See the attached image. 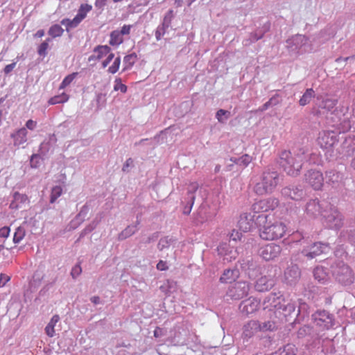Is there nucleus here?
I'll list each match as a JSON object with an SVG mask.
<instances>
[{
    "label": "nucleus",
    "instance_id": "obj_1",
    "mask_svg": "<svg viewBox=\"0 0 355 355\" xmlns=\"http://www.w3.org/2000/svg\"><path fill=\"white\" fill-rule=\"evenodd\" d=\"M259 225H263L260 230V236L264 240H275L282 238L286 233V225L282 221L270 215H258Z\"/></svg>",
    "mask_w": 355,
    "mask_h": 355
},
{
    "label": "nucleus",
    "instance_id": "obj_2",
    "mask_svg": "<svg viewBox=\"0 0 355 355\" xmlns=\"http://www.w3.org/2000/svg\"><path fill=\"white\" fill-rule=\"evenodd\" d=\"M304 159L303 155H293L290 151L284 150L280 155V165L287 175L295 177L300 174Z\"/></svg>",
    "mask_w": 355,
    "mask_h": 355
},
{
    "label": "nucleus",
    "instance_id": "obj_3",
    "mask_svg": "<svg viewBox=\"0 0 355 355\" xmlns=\"http://www.w3.org/2000/svg\"><path fill=\"white\" fill-rule=\"evenodd\" d=\"M279 182V175L276 171L263 173L260 180L254 187V191L260 196L271 193Z\"/></svg>",
    "mask_w": 355,
    "mask_h": 355
},
{
    "label": "nucleus",
    "instance_id": "obj_4",
    "mask_svg": "<svg viewBox=\"0 0 355 355\" xmlns=\"http://www.w3.org/2000/svg\"><path fill=\"white\" fill-rule=\"evenodd\" d=\"M333 275L336 279L343 285L353 283L354 276L352 270L344 263H339L333 268Z\"/></svg>",
    "mask_w": 355,
    "mask_h": 355
},
{
    "label": "nucleus",
    "instance_id": "obj_5",
    "mask_svg": "<svg viewBox=\"0 0 355 355\" xmlns=\"http://www.w3.org/2000/svg\"><path fill=\"white\" fill-rule=\"evenodd\" d=\"M304 183L315 191L322 189L324 184L323 173L320 170L309 169L304 175Z\"/></svg>",
    "mask_w": 355,
    "mask_h": 355
},
{
    "label": "nucleus",
    "instance_id": "obj_6",
    "mask_svg": "<svg viewBox=\"0 0 355 355\" xmlns=\"http://www.w3.org/2000/svg\"><path fill=\"white\" fill-rule=\"evenodd\" d=\"M92 10V6L83 3L80 6L77 15L73 19H63L61 24L66 26L67 31L77 27L80 23L87 17V13Z\"/></svg>",
    "mask_w": 355,
    "mask_h": 355
},
{
    "label": "nucleus",
    "instance_id": "obj_7",
    "mask_svg": "<svg viewBox=\"0 0 355 355\" xmlns=\"http://www.w3.org/2000/svg\"><path fill=\"white\" fill-rule=\"evenodd\" d=\"M263 309H268V311L277 314V311L284 310L286 309L285 299L282 295H277V293H270L266 297L263 302Z\"/></svg>",
    "mask_w": 355,
    "mask_h": 355
},
{
    "label": "nucleus",
    "instance_id": "obj_8",
    "mask_svg": "<svg viewBox=\"0 0 355 355\" xmlns=\"http://www.w3.org/2000/svg\"><path fill=\"white\" fill-rule=\"evenodd\" d=\"M250 289V286L248 282L239 281L229 288L227 296L232 300H239L246 297L249 293Z\"/></svg>",
    "mask_w": 355,
    "mask_h": 355
},
{
    "label": "nucleus",
    "instance_id": "obj_9",
    "mask_svg": "<svg viewBox=\"0 0 355 355\" xmlns=\"http://www.w3.org/2000/svg\"><path fill=\"white\" fill-rule=\"evenodd\" d=\"M312 316L319 330H328L334 325L332 316L326 311H317Z\"/></svg>",
    "mask_w": 355,
    "mask_h": 355
},
{
    "label": "nucleus",
    "instance_id": "obj_10",
    "mask_svg": "<svg viewBox=\"0 0 355 355\" xmlns=\"http://www.w3.org/2000/svg\"><path fill=\"white\" fill-rule=\"evenodd\" d=\"M279 205V200L274 197L260 200L252 205L255 213L266 212L275 209Z\"/></svg>",
    "mask_w": 355,
    "mask_h": 355
},
{
    "label": "nucleus",
    "instance_id": "obj_11",
    "mask_svg": "<svg viewBox=\"0 0 355 355\" xmlns=\"http://www.w3.org/2000/svg\"><path fill=\"white\" fill-rule=\"evenodd\" d=\"M257 216L252 213L241 214L238 221L239 230L243 232L250 231L254 225H259L257 223Z\"/></svg>",
    "mask_w": 355,
    "mask_h": 355
},
{
    "label": "nucleus",
    "instance_id": "obj_12",
    "mask_svg": "<svg viewBox=\"0 0 355 355\" xmlns=\"http://www.w3.org/2000/svg\"><path fill=\"white\" fill-rule=\"evenodd\" d=\"M337 141L336 135L334 131H322L318 137V144L324 149L331 148Z\"/></svg>",
    "mask_w": 355,
    "mask_h": 355
},
{
    "label": "nucleus",
    "instance_id": "obj_13",
    "mask_svg": "<svg viewBox=\"0 0 355 355\" xmlns=\"http://www.w3.org/2000/svg\"><path fill=\"white\" fill-rule=\"evenodd\" d=\"M322 215L331 228H339L343 224L342 215L336 208H330L329 213L324 211Z\"/></svg>",
    "mask_w": 355,
    "mask_h": 355
},
{
    "label": "nucleus",
    "instance_id": "obj_14",
    "mask_svg": "<svg viewBox=\"0 0 355 355\" xmlns=\"http://www.w3.org/2000/svg\"><path fill=\"white\" fill-rule=\"evenodd\" d=\"M282 251L281 246L271 243L261 248L260 255L266 261L273 260L278 257Z\"/></svg>",
    "mask_w": 355,
    "mask_h": 355
},
{
    "label": "nucleus",
    "instance_id": "obj_15",
    "mask_svg": "<svg viewBox=\"0 0 355 355\" xmlns=\"http://www.w3.org/2000/svg\"><path fill=\"white\" fill-rule=\"evenodd\" d=\"M275 284V281L270 275L261 274L255 282L254 288L259 292H266L271 289Z\"/></svg>",
    "mask_w": 355,
    "mask_h": 355
},
{
    "label": "nucleus",
    "instance_id": "obj_16",
    "mask_svg": "<svg viewBox=\"0 0 355 355\" xmlns=\"http://www.w3.org/2000/svg\"><path fill=\"white\" fill-rule=\"evenodd\" d=\"M281 193L284 199H291L296 201L302 200L305 196L303 189L294 186L284 187L281 191Z\"/></svg>",
    "mask_w": 355,
    "mask_h": 355
},
{
    "label": "nucleus",
    "instance_id": "obj_17",
    "mask_svg": "<svg viewBox=\"0 0 355 355\" xmlns=\"http://www.w3.org/2000/svg\"><path fill=\"white\" fill-rule=\"evenodd\" d=\"M218 253L228 262L236 259L238 252L235 247L231 246L228 243H222L217 248Z\"/></svg>",
    "mask_w": 355,
    "mask_h": 355
},
{
    "label": "nucleus",
    "instance_id": "obj_18",
    "mask_svg": "<svg viewBox=\"0 0 355 355\" xmlns=\"http://www.w3.org/2000/svg\"><path fill=\"white\" fill-rule=\"evenodd\" d=\"M260 302L254 297H250L243 301L239 305V309L246 315L252 314L259 309Z\"/></svg>",
    "mask_w": 355,
    "mask_h": 355
},
{
    "label": "nucleus",
    "instance_id": "obj_19",
    "mask_svg": "<svg viewBox=\"0 0 355 355\" xmlns=\"http://www.w3.org/2000/svg\"><path fill=\"white\" fill-rule=\"evenodd\" d=\"M111 48L107 45H98L93 50V53L89 57V62L100 60L111 51Z\"/></svg>",
    "mask_w": 355,
    "mask_h": 355
},
{
    "label": "nucleus",
    "instance_id": "obj_20",
    "mask_svg": "<svg viewBox=\"0 0 355 355\" xmlns=\"http://www.w3.org/2000/svg\"><path fill=\"white\" fill-rule=\"evenodd\" d=\"M260 322L257 320H250L243 326V336L250 338L260 331Z\"/></svg>",
    "mask_w": 355,
    "mask_h": 355
},
{
    "label": "nucleus",
    "instance_id": "obj_21",
    "mask_svg": "<svg viewBox=\"0 0 355 355\" xmlns=\"http://www.w3.org/2000/svg\"><path fill=\"white\" fill-rule=\"evenodd\" d=\"M328 248L329 246L326 244L322 243H315L311 246L309 252L304 250L302 252L309 259H313L325 252L326 250Z\"/></svg>",
    "mask_w": 355,
    "mask_h": 355
},
{
    "label": "nucleus",
    "instance_id": "obj_22",
    "mask_svg": "<svg viewBox=\"0 0 355 355\" xmlns=\"http://www.w3.org/2000/svg\"><path fill=\"white\" fill-rule=\"evenodd\" d=\"M28 131L26 128H21L11 135L15 146H20L27 141Z\"/></svg>",
    "mask_w": 355,
    "mask_h": 355
},
{
    "label": "nucleus",
    "instance_id": "obj_23",
    "mask_svg": "<svg viewBox=\"0 0 355 355\" xmlns=\"http://www.w3.org/2000/svg\"><path fill=\"white\" fill-rule=\"evenodd\" d=\"M300 277V271L297 266H293L288 268L285 271V278L286 281L292 284L295 282Z\"/></svg>",
    "mask_w": 355,
    "mask_h": 355
},
{
    "label": "nucleus",
    "instance_id": "obj_24",
    "mask_svg": "<svg viewBox=\"0 0 355 355\" xmlns=\"http://www.w3.org/2000/svg\"><path fill=\"white\" fill-rule=\"evenodd\" d=\"M314 278L320 283L324 284L329 279L328 272L324 268L317 266L313 270Z\"/></svg>",
    "mask_w": 355,
    "mask_h": 355
},
{
    "label": "nucleus",
    "instance_id": "obj_25",
    "mask_svg": "<svg viewBox=\"0 0 355 355\" xmlns=\"http://www.w3.org/2000/svg\"><path fill=\"white\" fill-rule=\"evenodd\" d=\"M306 211L308 214L316 215L320 213V205L318 199L311 200L307 202Z\"/></svg>",
    "mask_w": 355,
    "mask_h": 355
},
{
    "label": "nucleus",
    "instance_id": "obj_26",
    "mask_svg": "<svg viewBox=\"0 0 355 355\" xmlns=\"http://www.w3.org/2000/svg\"><path fill=\"white\" fill-rule=\"evenodd\" d=\"M110 45L118 46L123 42V37L119 30H114L110 33Z\"/></svg>",
    "mask_w": 355,
    "mask_h": 355
},
{
    "label": "nucleus",
    "instance_id": "obj_27",
    "mask_svg": "<svg viewBox=\"0 0 355 355\" xmlns=\"http://www.w3.org/2000/svg\"><path fill=\"white\" fill-rule=\"evenodd\" d=\"M238 270H225L222 276L220 278V281L222 283H227L234 280L235 277L238 276Z\"/></svg>",
    "mask_w": 355,
    "mask_h": 355
},
{
    "label": "nucleus",
    "instance_id": "obj_28",
    "mask_svg": "<svg viewBox=\"0 0 355 355\" xmlns=\"http://www.w3.org/2000/svg\"><path fill=\"white\" fill-rule=\"evenodd\" d=\"M60 320V317L58 315H54L50 322L48 323L46 327H45V332L49 337H53L55 335V326L57 322Z\"/></svg>",
    "mask_w": 355,
    "mask_h": 355
},
{
    "label": "nucleus",
    "instance_id": "obj_29",
    "mask_svg": "<svg viewBox=\"0 0 355 355\" xmlns=\"http://www.w3.org/2000/svg\"><path fill=\"white\" fill-rule=\"evenodd\" d=\"M69 99V96L62 92L60 94L55 95L51 98H50L48 101L49 105H55V104H60V103H64L67 102Z\"/></svg>",
    "mask_w": 355,
    "mask_h": 355
},
{
    "label": "nucleus",
    "instance_id": "obj_30",
    "mask_svg": "<svg viewBox=\"0 0 355 355\" xmlns=\"http://www.w3.org/2000/svg\"><path fill=\"white\" fill-rule=\"evenodd\" d=\"M297 349L295 345L288 344L279 351L272 353V355H296Z\"/></svg>",
    "mask_w": 355,
    "mask_h": 355
},
{
    "label": "nucleus",
    "instance_id": "obj_31",
    "mask_svg": "<svg viewBox=\"0 0 355 355\" xmlns=\"http://www.w3.org/2000/svg\"><path fill=\"white\" fill-rule=\"evenodd\" d=\"M315 96V92L312 88L307 89L299 101L302 106L307 105Z\"/></svg>",
    "mask_w": 355,
    "mask_h": 355
},
{
    "label": "nucleus",
    "instance_id": "obj_32",
    "mask_svg": "<svg viewBox=\"0 0 355 355\" xmlns=\"http://www.w3.org/2000/svg\"><path fill=\"white\" fill-rule=\"evenodd\" d=\"M252 157L248 154H245L238 159H236V158L231 159L232 162H233L236 164L242 166L243 167H246L252 162Z\"/></svg>",
    "mask_w": 355,
    "mask_h": 355
},
{
    "label": "nucleus",
    "instance_id": "obj_33",
    "mask_svg": "<svg viewBox=\"0 0 355 355\" xmlns=\"http://www.w3.org/2000/svg\"><path fill=\"white\" fill-rule=\"evenodd\" d=\"M64 33V29L58 24L53 25L50 27L48 33L52 37H60Z\"/></svg>",
    "mask_w": 355,
    "mask_h": 355
},
{
    "label": "nucleus",
    "instance_id": "obj_34",
    "mask_svg": "<svg viewBox=\"0 0 355 355\" xmlns=\"http://www.w3.org/2000/svg\"><path fill=\"white\" fill-rule=\"evenodd\" d=\"M78 74V72H73V73L69 74L68 76H67L63 79L62 83H60V85L59 86V89L60 90L63 89L65 87H67V86H69L73 82V80L76 78Z\"/></svg>",
    "mask_w": 355,
    "mask_h": 355
},
{
    "label": "nucleus",
    "instance_id": "obj_35",
    "mask_svg": "<svg viewBox=\"0 0 355 355\" xmlns=\"http://www.w3.org/2000/svg\"><path fill=\"white\" fill-rule=\"evenodd\" d=\"M26 235V230L24 227L19 226L16 229L13 236V242L15 243H19Z\"/></svg>",
    "mask_w": 355,
    "mask_h": 355
},
{
    "label": "nucleus",
    "instance_id": "obj_36",
    "mask_svg": "<svg viewBox=\"0 0 355 355\" xmlns=\"http://www.w3.org/2000/svg\"><path fill=\"white\" fill-rule=\"evenodd\" d=\"M137 231V226H128L124 230H123L119 235V239H125L132 236Z\"/></svg>",
    "mask_w": 355,
    "mask_h": 355
},
{
    "label": "nucleus",
    "instance_id": "obj_37",
    "mask_svg": "<svg viewBox=\"0 0 355 355\" xmlns=\"http://www.w3.org/2000/svg\"><path fill=\"white\" fill-rule=\"evenodd\" d=\"M276 329V323L273 320H268L260 323V331L266 332L268 331H274Z\"/></svg>",
    "mask_w": 355,
    "mask_h": 355
},
{
    "label": "nucleus",
    "instance_id": "obj_38",
    "mask_svg": "<svg viewBox=\"0 0 355 355\" xmlns=\"http://www.w3.org/2000/svg\"><path fill=\"white\" fill-rule=\"evenodd\" d=\"M62 189L60 186H55L52 188L50 196V202L54 203L55 200L62 195Z\"/></svg>",
    "mask_w": 355,
    "mask_h": 355
},
{
    "label": "nucleus",
    "instance_id": "obj_39",
    "mask_svg": "<svg viewBox=\"0 0 355 355\" xmlns=\"http://www.w3.org/2000/svg\"><path fill=\"white\" fill-rule=\"evenodd\" d=\"M230 116V112L223 109L218 110L216 114V118L219 123H224L225 120L227 119Z\"/></svg>",
    "mask_w": 355,
    "mask_h": 355
},
{
    "label": "nucleus",
    "instance_id": "obj_40",
    "mask_svg": "<svg viewBox=\"0 0 355 355\" xmlns=\"http://www.w3.org/2000/svg\"><path fill=\"white\" fill-rule=\"evenodd\" d=\"M137 59V55L135 53H132L125 55L123 59L124 64H125V69L130 68L133 66Z\"/></svg>",
    "mask_w": 355,
    "mask_h": 355
},
{
    "label": "nucleus",
    "instance_id": "obj_41",
    "mask_svg": "<svg viewBox=\"0 0 355 355\" xmlns=\"http://www.w3.org/2000/svg\"><path fill=\"white\" fill-rule=\"evenodd\" d=\"M51 41L50 38H47L45 41L42 42L37 48V53L40 55L46 56L47 54L46 50L49 48V42Z\"/></svg>",
    "mask_w": 355,
    "mask_h": 355
},
{
    "label": "nucleus",
    "instance_id": "obj_42",
    "mask_svg": "<svg viewBox=\"0 0 355 355\" xmlns=\"http://www.w3.org/2000/svg\"><path fill=\"white\" fill-rule=\"evenodd\" d=\"M121 64V58L119 56L114 58L112 64L108 68L107 71L112 74L116 73Z\"/></svg>",
    "mask_w": 355,
    "mask_h": 355
},
{
    "label": "nucleus",
    "instance_id": "obj_43",
    "mask_svg": "<svg viewBox=\"0 0 355 355\" xmlns=\"http://www.w3.org/2000/svg\"><path fill=\"white\" fill-rule=\"evenodd\" d=\"M337 101L334 99L327 98L322 101V108L328 111L331 110L336 105Z\"/></svg>",
    "mask_w": 355,
    "mask_h": 355
},
{
    "label": "nucleus",
    "instance_id": "obj_44",
    "mask_svg": "<svg viewBox=\"0 0 355 355\" xmlns=\"http://www.w3.org/2000/svg\"><path fill=\"white\" fill-rule=\"evenodd\" d=\"M127 86L122 83L121 79L120 78H117L114 80V90L115 91H121L122 93H125L127 92Z\"/></svg>",
    "mask_w": 355,
    "mask_h": 355
},
{
    "label": "nucleus",
    "instance_id": "obj_45",
    "mask_svg": "<svg viewBox=\"0 0 355 355\" xmlns=\"http://www.w3.org/2000/svg\"><path fill=\"white\" fill-rule=\"evenodd\" d=\"M173 18V10H169L164 15V19H163V22L162 24L163 26H164L165 27H169L171 24V21H172Z\"/></svg>",
    "mask_w": 355,
    "mask_h": 355
},
{
    "label": "nucleus",
    "instance_id": "obj_46",
    "mask_svg": "<svg viewBox=\"0 0 355 355\" xmlns=\"http://www.w3.org/2000/svg\"><path fill=\"white\" fill-rule=\"evenodd\" d=\"M168 27H165L162 24L161 26H159L155 31V37L157 40H160L162 37L165 34L166 29Z\"/></svg>",
    "mask_w": 355,
    "mask_h": 355
},
{
    "label": "nucleus",
    "instance_id": "obj_47",
    "mask_svg": "<svg viewBox=\"0 0 355 355\" xmlns=\"http://www.w3.org/2000/svg\"><path fill=\"white\" fill-rule=\"evenodd\" d=\"M14 198L15 199L17 202L20 203H25L27 201H28V198L25 194H21L19 193H15L14 194Z\"/></svg>",
    "mask_w": 355,
    "mask_h": 355
},
{
    "label": "nucleus",
    "instance_id": "obj_48",
    "mask_svg": "<svg viewBox=\"0 0 355 355\" xmlns=\"http://www.w3.org/2000/svg\"><path fill=\"white\" fill-rule=\"evenodd\" d=\"M169 245V239L167 237L162 238L159 240L157 248L159 250H163Z\"/></svg>",
    "mask_w": 355,
    "mask_h": 355
},
{
    "label": "nucleus",
    "instance_id": "obj_49",
    "mask_svg": "<svg viewBox=\"0 0 355 355\" xmlns=\"http://www.w3.org/2000/svg\"><path fill=\"white\" fill-rule=\"evenodd\" d=\"M82 272V268L80 264H77L73 267L71 271V275L73 279H76L78 277Z\"/></svg>",
    "mask_w": 355,
    "mask_h": 355
},
{
    "label": "nucleus",
    "instance_id": "obj_50",
    "mask_svg": "<svg viewBox=\"0 0 355 355\" xmlns=\"http://www.w3.org/2000/svg\"><path fill=\"white\" fill-rule=\"evenodd\" d=\"M242 237V234L236 230H233L230 235V240L237 241H240Z\"/></svg>",
    "mask_w": 355,
    "mask_h": 355
},
{
    "label": "nucleus",
    "instance_id": "obj_51",
    "mask_svg": "<svg viewBox=\"0 0 355 355\" xmlns=\"http://www.w3.org/2000/svg\"><path fill=\"white\" fill-rule=\"evenodd\" d=\"M198 189V184L196 182H193L189 184L188 187V193L191 194V196H193L194 193Z\"/></svg>",
    "mask_w": 355,
    "mask_h": 355
},
{
    "label": "nucleus",
    "instance_id": "obj_52",
    "mask_svg": "<svg viewBox=\"0 0 355 355\" xmlns=\"http://www.w3.org/2000/svg\"><path fill=\"white\" fill-rule=\"evenodd\" d=\"M106 56H107L106 59L105 60H103V62H102V67L103 68H105V67H107L108 66L110 62L114 58V54L111 51L110 53H109Z\"/></svg>",
    "mask_w": 355,
    "mask_h": 355
},
{
    "label": "nucleus",
    "instance_id": "obj_53",
    "mask_svg": "<svg viewBox=\"0 0 355 355\" xmlns=\"http://www.w3.org/2000/svg\"><path fill=\"white\" fill-rule=\"evenodd\" d=\"M10 227L4 226L0 228V238L6 239L10 234Z\"/></svg>",
    "mask_w": 355,
    "mask_h": 355
},
{
    "label": "nucleus",
    "instance_id": "obj_54",
    "mask_svg": "<svg viewBox=\"0 0 355 355\" xmlns=\"http://www.w3.org/2000/svg\"><path fill=\"white\" fill-rule=\"evenodd\" d=\"M190 198H191V202L190 205L189 206H186L183 209V214H185V215H189L191 213V209H192V207H193V205L195 196H190Z\"/></svg>",
    "mask_w": 355,
    "mask_h": 355
},
{
    "label": "nucleus",
    "instance_id": "obj_55",
    "mask_svg": "<svg viewBox=\"0 0 355 355\" xmlns=\"http://www.w3.org/2000/svg\"><path fill=\"white\" fill-rule=\"evenodd\" d=\"M10 279V277L1 273L0 275V287L4 286L8 282Z\"/></svg>",
    "mask_w": 355,
    "mask_h": 355
},
{
    "label": "nucleus",
    "instance_id": "obj_56",
    "mask_svg": "<svg viewBox=\"0 0 355 355\" xmlns=\"http://www.w3.org/2000/svg\"><path fill=\"white\" fill-rule=\"evenodd\" d=\"M156 268L157 270H161V271H163V270H166L168 269V266H167V263L166 261H162V260H160L157 266H156Z\"/></svg>",
    "mask_w": 355,
    "mask_h": 355
},
{
    "label": "nucleus",
    "instance_id": "obj_57",
    "mask_svg": "<svg viewBox=\"0 0 355 355\" xmlns=\"http://www.w3.org/2000/svg\"><path fill=\"white\" fill-rule=\"evenodd\" d=\"M132 25H124L119 33L123 36L125 35H129L132 28Z\"/></svg>",
    "mask_w": 355,
    "mask_h": 355
},
{
    "label": "nucleus",
    "instance_id": "obj_58",
    "mask_svg": "<svg viewBox=\"0 0 355 355\" xmlns=\"http://www.w3.org/2000/svg\"><path fill=\"white\" fill-rule=\"evenodd\" d=\"M36 125H37L36 121H34L32 119H29L26 123V128L33 130L36 127Z\"/></svg>",
    "mask_w": 355,
    "mask_h": 355
},
{
    "label": "nucleus",
    "instance_id": "obj_59",
    "mask_svg": "<svg viewBox=\"0 0 355 355\" xmlns=\"http://www.w3.org/2000/svg\"><path fill=\"white\" fill-rule=\"evenodd\" d=\"M16 66V62H14L10 64H8L6 65L4 69H3V71L6 74H8L9 73H10L13 69Z\"/></svg>",
    "mask_w": 355,
    "mask_h": 355
},
{
    "label": "nucleus",
    "instance_id": "obj_60",
    "mask_svg": "<svg viewBox=\"0 0 355 355\" xmlns=\"http://www.w3.org/2000/svg\"><path fill=\"white\" fill-rule=\"evenodd\" d=\"M272 98H271L268 101H267L266 103H265L261 107H260L259 109V111L261 112H263V111H265L272 104Z\"/></svg>",
    "mask_w": 355,
    "mask_h": 355
},
{
    "label": "nucleus",
    "instance_id": "obj_61",
    "mask_svg": "<svg viewBox=\"0 0 355 355\" xmlns=\"http://www.w3.org/2000/svg\"><path fill=\"white\" fill-rule=\"evenodd\" d=\"M107 0H96L95 6L98 8H103L106 4Z\"/></svg>",
    "mask_w": 355,
    "mask_h": 355
},
{
    "label": "nucleus",
    "instance_id": "obj_62",
    "mask_svg": "<svg viewBox=\"0 0 355 355\" xmlns=\"http://www.w3.org/2000/svg\"><path fill=\"white\" fill-rule=\"evenodd\" d=\"M132 164H133V160L131 158H128L125 161V163L124 164V165L123 166V171H125L129 166L132 165Z\"/></svg>",
    "mask_w": 355,
    "mask_h": 355
},
{
    "label": "nucleus",
    "instance_id": "obj_63",
    "mask_svg": "<svg viewBox=\"0 0 355 355\" xmlns=\"http://www.w3.org/2000/svg\"><path fill=\"white\" fill-rule=\"evenodd\" d=\"M10 207L11 209H17L19 207V203L17 202V201H16L15 199L14 198V200L10 204Z\"/></svg>",
    "mask_w": 355,
    "mask_h": 355
},
{
    "label": "nucleus",
    "instance_id": "obj_64",
    "mask_svg": "<svg viewBox=\"0 0 355 355\" xmlns=\"http://www.w3.org/2000/svg\"><path fill=\"white\" fill-rule=\"evenodd\" d=\"M44 34H45L44 31L41 29V30L37 31L35 33L34 37L40 38V37H42L44 35Z\"/></svg>",
    "mask_w": 355,
    "mask_h": 355
}]
</instances>
